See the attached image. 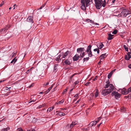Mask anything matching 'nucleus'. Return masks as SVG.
<instances>
[{
	"label": "nucleus",
	"instance_id": "obj_15",
	"mask_svg": "<svg viewBox=\"0 0 131 131\" xmlns=\"http://www.w3.org/2000/svg\"><path fill=\"white\" fill-rule=\"evenodd\" d=\"M66 64L70 65L71 64V62L69 59H66L64 62Z\"/></svg>",
	"mask_w": 131,
	"mask_h": 131
},
{
	"label": "nucleus",
	"instance_id": "obj_53",
	"mask_svg": "<svg viewBox=\"0 0 131 131\" xmlns=\"http://www.w3.org/2000/svg\"><path fill=\"white\" fill-rule=\"evenodd\" d=\"M102 6L104 7L105 6V3H103L102 5Z\"/></svg>",
	"mask_w": 131,
	"mask_h": 131
},
{
	"label": "nucleus",
	"instance_id": "obj_2",
	"mask_svg": "<svg viewBox=\"0 0 131 131\" xmlns=\"http://www.w3.org/2000/svg\"><path fill=\"white\" fill-rule=\"evenodd\" d=\"M92 0H81L82 4L81 7L83 10H85L86 7H88L92 3Z\"/></svg>",
	"mask_w": 131,
	"mask_h": 131
},
{
	"label": "nucleus",
	"instance_id": "obj_63",
	"mask_svg": "<svg viewBox=\"0 0 131 131\" xmlns=\"http://www.w3.org/2000/svg\"><path fill=\"white\" fill-rule=\"evenodd\" d=\"M6 88H7L8 89H9V91H10V90L9 89H10L11 88V87H9V88H8L7 87H6Z\"/></svg>",
	"mask_w": 131,
	"mask_h": 131
},
{
	"label": "nucleus",
	"instance_id": "obj_40",
	"mask_svg": "<svg viewBox=\"0 0 131 131\" xmlns=\"http://www.w3.org/2000/svg\"><path fill=\"white\" fill-rule=\"evenodd\" d=\"M17 130L18 131H23V130L22 129L20 128H18Z\"/></svg>",
	"mask_w": 131,
	"mask_h": 131
},
{
	"label": "nucleus",
	"instance_id": "obj_61",
	"mask_svg": "<svg viewBox=\"0 0 131 131\" xmlns=\"http://www.w3.org/2000/svg\"><path fill=\"white\" fill-rule=\"evenodd\" d=\"M128 96V97H130V98H131V95H129Z\"/></svg>",
	"mask_w": 131,
	"mask_h": 131
},
{
	"label": "nucleus",
	"instance_id": "obj_34",
	"mask_svg": "<svg viewBox=\"0 0 131 131\" xmlns=\"http://www.w3.org/2000/svg\"><path fill=\"white\" fill-rule=\"evenodd\" d=\"M89 59V57H87L85 58H84L83 59L84 61V62L85 61L88 60Z\"/></svg>",
	"mask_w": 131,
	"mask_h": 131
},
{
	"label": "nucleus",
	"instance_id": "obj_50",
	"mask_svg": "<svg viewBox=\"0 0 131 131\" xmlns=\"http://www.w3.org/2000/svg\"><path fill=\"white\" fill-rule=\"evenodd\" d=\"M90 83V82H87V83H86L85 84V85H88Z\"/></svg>",
	"mask_w": 131,
	"mask_h": 131
},
{
	"label": "nucleus",
	"instance_id": "obj_29",
	"mask_svg": "<svg viewBox=\"0 0 131 131\" xmlns=\"http://www.w3.org/2000/svg\"><path fill=\"white\" fill-rule=\"evenodd\" d=\"M58 114L60 116H63L65 115V114L64 113L61 112L59 113H58Z\"/></svg>",
	"mask_w": 131,
	"mask_h": 131
},
{
	"label": "nucleus",
	"instance_id": "obj_19",
	"mask_svg": "<svg viewBox=\"0 0 131 131\" xmlns=\"http://www.w3.org/2000/svg\"><path fill=\"white\" fill-rule=\"evenodd\" d=\"M121 93L123 94H128V92L126 89L122 90H121Z\"/></svg>",
	"mask_w": 131,
	"mask_h": 131
},
{
	"label": "nucleus",
	"instance_id": "obj_4",
	"mask_svg": "<svg viewBox=\"0 0 131 131\" xmlns=\"http://www.w3.org/2000/svg\"><path fill=\"white\" fill-rule=\"evenodd\" d=\"M131 14V11L129 9H124L121 12V16L126 17L128 14Z\"/></svg>",
	"mask_w": 131,
	"mask_h": 131
},
{
	"label": "nucleus",
	"instance_id": "obj_64",
	"mask_svg": "<svg viewBox=\"0 0 131 131\" xmlns=\"http://www.w3.org/2000/svg\"><path fill=\"white\" fill-rule=\"evenodd\" d=\"M15 6H17L15 4H14V8L13 9H15Z\"/></svg>",
	"mask_w": 131,
	"mask_h": 131
},
{
	"label": "nucleus",
	"instance_id": "obj_22",
	"mask_svg": "<svg viewBox=\"0 0 131 131\" xmlns=\"http://www.w3.org/2000/svg\"><path fill=\"white\" fill-rule=\"evenodd\" d=\"M54 108V106L50 107L47 110V112H48V111H49V112L51 111Z\"/></svg>",
	"mask_w": 131,
	"mask_h": 131
},
{
	"label": "nucleus",
	"instance_id": "obj_48",
	"mask_svg": "<svg viewBox=\"0 0 131 131\" xmlns=\"http://www.w3.org/2000/svg\"><path fill=\"white\" fill-rule=\"evenodd\" d=\"M101 119V117H100L98 118L97 119V122L100 121Z\"/></svg>",
	"mask_w": 131,
	"mask_h": 131
},
{
	"label": "nucleus",
	"instance_id": "obj_3",
	"mask_svg": "<svg viewBox=\"0 0 131 131\" xmlns=\"http://www.w3.org/2000/svg\"><path fill=\"white\" fill-rule=\"evenodd\" d=\"M84 49V48H78L77 51L79 55L81 58L83 57L85 55Z\"/></svg>",
	"mask_w": 131,
	"mask_h": 131
},
{
	"label": "nucleus",
	"instance_id": "obj_26",
	"mask_svg": "<svg viewBox=\"0 0 131 131\" xmlns=\"http://www.w3.org/2000/svg\"><path fill=\"white\" fill-rule=\"evenodd\" d=\"M17 61V59H16V57L14 58L11 62V63H12L14 62V64Z\"/></svg>",
	"mask_w": 131,
	"mask_h": 131
},
{
	"label": "nucleus",
	"instance_id": "obj_17",
	"mask_svg": "<svg viewBox=\"0 0 131 131\" xmlns=\"http://www.w3.org/2000/svg\"><path fill=\"white\" fill-rule=\"evenodd\" d=\"M6 31V30H5V28L2 29L0 30V34L4 33Z\"/></svg>",
	"mask_w": 131,
	"mask_h": 131
},
{
	"label": "nucleus",
	"instance_id": "obj_28",
	"mask_svg": "<svg viewBox=\"0 0 131 131\" xmlns=\"http://www.w3.org/2000/svg\"><path fill=\"white\" fill-rule=\"evenodd\" d=\"M121 111L122 112H125L126 111L125 108L124 107H122L121 108Z\"/></svg>",
	"mask_w": 131,
	"mask_h": 131
},
{
	"label": "nucleus",
	"instance_id": "obj_16",
	"mask_svg": "<svg viewBox=\"0 0 131 131\" xmlns=\"http://www.w3.org/2000/svg\"><path fill=\"white\" fill-rule=\"evenodd\" d=\"M91 47L92 46L91 45H90L88 47L87 49L86 50V52H89V51L90 52H91Z\"/></svg>",
	"mask_w": 131,
	"mask_h": 131
},
{
	"label": "nucleus",
	"instance_id": "obj_13",
	"mask_svg": "<svg viewBox=\"0 0 131 131\" xmlns=\"http://www.w3.org/2000/svg\"><path fill=\"white\" fill-rule=\"evenodd\" d=\"M97 121H93L91 122L89 124L90 127H92L93 126L95 125L97 123Z\"/></svg>",
	"mask_w": 131,
	"mask_h": 131
},
{
	"label": "nucleus",
	"instance_id": "obj_31",
	"mask_svg": "<svg viewBox=\"0 0 131 131\" xmlns=\"http://www.w3.org/2000/svg\"><path fill=\"white\" fill-rule=\"evenodd\" d=\"M10 27V25H8L6 26L5 28V30H6V31Z\"/></svg>",
	"mask_w": 131,
	"mask_h": 131
},
{
	"label": "nucleus",
	"instance_id": "obj_21",
	"mask_svg": "<svg viewBox=\"0 0 131 131\" xmlns=\"http://www.w3.org/2000/svg\"><path fill=\"white\" fill-rule=\"evenodd\" d=\"M58 66V64H56L54 65V71L55 72H56L57 71V67Z\"/></svg>",
	"mask_w": 131,
	"mask_h": 131
},
{
	"label": "nucleus",
	"instance_id": "obj_7",
	"mask_svg": "<svg viewBox=\"0 0 131 131\" xmlns=\"http://www.w3.org/2000/svg\"><path fill=\"white\" fill-rule=\"evenodd\" d=\"M77 124V121L73 122L70 126L68 125L66 126V127H69L70 126V128H72L75 125Z\"/></svg>",
	"mask_w": 131,
	"mask_h": 131
},
{
	"label": "nucleus",
	"instance_id": "obj_14",
	"mask_svg": "<svg viewBox=\"0 0 131 131\" xmlns=\"http://www.w3.org/2000/svg\"><path fill=\"white\" fill-rule=\"evenodd\" d=\"M61 56L59 55L55 59V60L58 61V63L60 62L61 60V58H60Z\"/></svg>",
	"mask_w": 131,
	"mask_h": 131
},
{
	"label": "nucleus",
	"instance_id": "obj_25",
	"mask_svg": "<svg viewBox=\"0 0 131 131\" xmlns=\"http://www.w3.org/2000/svg\"><path fill=\"white\" fill-rule=\"evenodd\" d=\"M10 129V128L9 127H7L6 128H4L3 129L2 131H7L8 130H9Z\"/></svg>",
	"mask_w": 131,
	"mask_h": 131
},
{
	"label": "nucleus",
	"instance_id": "obj_58",
	"mask_svg": "<svg viewBox=\"0 0 131 131\" xmlns=\"http://www.w3.org/2000/svg\"><path fill=\"white\" fill-rule=\"evenodd\" d=\"M102 123H100L99 124H98V127H99V126H100V125Z\"/></svg>",
	"mask_w": 131,
	"mask_h": 131
},
{
	"label": "nucleus",
	"instance_id": "obj_43",
	"mask_svg": "<svg viewBox=\"0 0 131 131\" xmlns=\"http://www.w3.org/2000/svg\"><path fill=\"white\" fill-rule=\"evenodd\" d=\"M16 55L15 53H13L12 54V57L15 56Z\"/></svg>",
	"mask_w": 131,
	"mask_h": 131
},
{
	"label": "nucleus",
	"instance_id": "obj_30",
	"mask_svg": "<svg viewBox=\"0 0 131 131\" xmlns=\"http://www.w3.org/2000/svg\"><path fill=\"white\" fill-rule=\"evenodd\" d=\"M88 54V56L90 57H92V53L91 51V52H90L89 51V52H87Z\"/></svg>",
	"mask_w": 131,
	"mask_h": 131
},
{
	"label": "nucleus",
	"instance_id": "obj_56",
	"mask_svg": "<svg viewBox=\"0 0 131 131\" xmlns=\"http://www.w3.org/2000/svg\"><path fill=\"white\" fill-rule=\"evenodd\" d=\"M36 101V100H35V101H34V100H33V101H30V102H29L28 103H31L32 102H35V101Z\"/></svg>",
	"mask_w": 131,
	"mask_h": 131
},
{
	"label": "nucleus",
	"instance_id": "obj_51",
	"mask_svg": "<svg viewBox=\"0 0 131 131\" xmlns=\"http://www.w3.org/2000/svg\"><path fill=\"white\" fill-rule=\"evenodd\" d=\"M78 94H76L74 96V97H77L78 96Z\"/></svg>",
	"mask_w": 131,
	"mask_h": 131
},
{
	"label": "nucleus",
	"instance_id": "obj_49",
	"mask_svg": "<svg viewBox=\"0 0 131 131\" xmlns=\"http://www.w3.org/2000/svg\"><path fill=\"white\" fill-rule=\"evenodd\" d=\"M67 91V89H66L64 90L63 92V94H64Z\"/></svg>",
	"mask_w": 131,
	"mask_h": 131
},
{
	"label": "nucleus",
	"instance_id": "obj_8",
	"mask_svg": "<svg viewBox=\"0 0 131 131\" xmlns=\"http://www.w3.org/2000/svg\"><path fill=\"white\" fill-rule=\"evenodd\" d=\"M80 57V55L79 54H76L75 56L73 58V61H77Z\"/></svg>",
	"mask_w": 131,
	"mask_h": 131
},
{
	"label": "nucleus",
	"instance_id": "obj_39",
	"mask_svg": "<svg viewBox=\"0 0 131 131\" xmlns=\"http://www.w3.org/2000/svg\"><path fill=\"white\" fill-rule=\"evenodd\" d=\"M53 85H52L49 88V89H48V90L50 91L51 90V89H52V88L53 87Z\"/></svg>",
	"mask_w": 131,
	"mask_h": 131
},
{
	"label": "nucleus",
	"instance_id": "obj_6",
	"mask_svg": "<svg viewBox=\"0 0 131 131\" xmlns=\"http://www.w3.org/2000/svg\"><path fill=\"white\" fill-rule=\"evenodd\" d=\"M112 96H114L115 98L117 99L120 97L121 94L115 91H113L111 94Z\"/></svg>",
	"mask_w": 131,
	"mask_h": 131
},
{
	"label": "nucleus",
	"instance_id": "obj_35",
	"mask_svg": "<svg viewBox=\"0 0 131 131\" xmlns=\"http://www.w3.org/2000/svg\"><path fill=\"white\" fill-rule=\"evenodd\" d=\"M117 32V30H114L112 32V34H116Z\"/></svg>",
	"mask_w": 131,
	"mask_h": 131
},
{
	"label": "nucleus",
	"instance_id": "obj_46",
	"mask_svg": "<svg viewBox=\"0 0 131 131\" xmlns=\"http://www.w3.org/2000/svg\"><path fill=\"white\" fill-rule=\"evenodd\" d=\"M79 83V81H77L75 82H74V84L75 85H76L78 83Z\"/></svg>",
	"mask_w": 131,
	"mask_h": 131
},
{
	"label": "nucleus",
	"instance_id": "obj_18",
	"mask_svg": "<svg viewBox=\"0 0 131 131\" xmlns=\"http://www.w3.org/2000/svg\"><path fill=\"white\" fill-rule=\"evenodd\" d=\"M113 36V35H111V34H108V37L107 38L108 40H110L113 39V37H112V36Z\"/></svg>",
	"mask_w": 131,
	"mask_h": 131
},
{
	"label": "nucleus",
	"instance_id": "obj_41",
	"mask_svg": "<svg viewBox=\"0 0 131 131\" xmlns=\"http://www.w3.org/2000/svg\"><path fill=\"white\" fill-rule=\"evenodd\" d=\"M92 23H93V24L95 25H99V24L97 23H94V22L93 21H92Z\"/></svg>",
	"mask_w": 131,
	"mask_h": 131
},
{
	"label": "nucleus",
	"instance_id": "obj_55",
	"mask_svg": "<svg viewBox=\"0 0 131 131\" xmlns=\"http://www.w3.org/2000/svg\"><path fill=\"white\" fill-rule=\"evenodd\" d=\"M97 53L98 54H99V53L100 50L99 49H98V50L97 51Z\"/></svg>",
	"mask_w": 131,
	"mask_h": 131
},
{
	"label": "nucleus",
	"instance_id": "obj_1",
	"mask_svg": "<svg viewBox=\"0 0 131 131\" xmlns=\"http://www.w3.org/2000/svg\"><path fill=\"white\" fill-rule=\"evenodd\" d=\"M106 84L105 85V88H106L109 87V89H104L102 90V94L104 96H106L111 93L114 90V86L112 84H110V82L108 80L106 82Z\"/></svg>",
	"mask_w": 131,
	"mask_h": 131
},
{
	"label": "nucleus",
	"instance_id": "obj_36",
	"mask_svg": "<svg viewBox=\"0 0 131 131\" xmlns=\"http://www.w3.org/2000/svg\"><path fill=\"white\" fill-rule=\"evenodd\" d=\"M127 92H128V94L129 92H131V87L128 89L127 91Z\"/></svg>",
	"mask_w": 131,
	"mask_h": 131
},
{
	"label": "nucleus",
	"instance_id": "obj_62",
	"mask_svg": "<svg viewBox=\"0 0 131 131\" xmlns=\"http://www.w3.org/2000/svg\"><path fill=\"white\" fill-rule=\"evenodd\" d=\"M115 1V0H113L112 1V3H114Z\"/></svg>",
	"mask_w": 131,
	"mask_h": 131
},
{
	"label": "nucleus",
	"instance_id": "obj_44",
	"mask_svg": "<svg viewBox=\"0 0 131 131\" xmlns=\"http://www.w3.org/2000/svg\"><path fill=\"white\" fill-rule=\"evenodd\" d=\"M50 91L48 90H47L46 91H45V94H47V93H48Z\"/></svg>",
	"mask_w": 131,
	"mask_h": 131
},
{
	"label": "nucleus",
	"instance_id": "obj_52",
	"mask_svg": "<svg viewBox=\"0 0 131 131\" xmlns=\"http://www.w3.org/2000/svg\"><path fill=\"white\" fill-rule=\"evenodd\" d=\"M4 2H3L1 3V4H0V6H1L4 4Z\"/></svg>",
	"mask_w": 131,
	"mask_h": 131
},
{
	"label": "nucleus",
	"instance_id": "obj_59",
	"mask_svg": "<svg viewBox=\"0 0 131 131\" xmlns=\"http://www.w3.org/2000/svg\"><path fill=\"white\" fill-rule=\"evenodd\" d=\"M116 70V69H114L113 70H112L111 72H112V73H113V72L115 71Z\"/></svg>",
	"mask_w": 131,
	"mask_h": 131
},
{
	"label": "nucleus",
	"instance_id": "obj_45",
	"mask_svg": "<svg viewBox=\"0 0 131 131\" xmlns=\"http://www.w3.org/2000/svg\"><path fill=\"white\" fill-rule=\"evenodd\" d=\"M84 131H85H85H86V130H89V129L88 128H84V129H82Z\"/></svg>",
	"mask_w": 131,
	"mask_h": 131
},
{
	"label": "nucleus",
	"instance_id": "obj_33",
	"mask_svg": "<svg viewBox=\"0 0 131 131\" xmlns=\"http://www.w3.org/2000/svg\"><path fill=\"white\" fill-rule=\"evenodd\" d=\"M85 21L86 22H90L91 23H92V20H90L89 19H85Z\"/></svg>",
	"mask_w": 131,
	"mask_h": 131
},
{
	"label": "nucleus",
	"instance_id": "obj_27",
	"mask_svg": "<svg viewBox=\"0 0 131 131\" xmlns=\"http://www.w3.org/2000/svg\"><path fill=\"white\" fill-rule=\"evenodd\" d=\"M112 74V72H111L109 73L108 75V79H110L111 77Z\"/></svg>",
	"mask_w": 131,
	"mask_h": 131
},
{
	"label": "nucleus",
	"instance_id": "obj_9",
	"mask_svg": "<svg viewBox=\"0 0 131 131\" xmlns=\"http://www.w3.org/2000/svg\"><path fill=\"white\" fill-rule=\"evenodd\" d=\"M27 21L33 23V17L31 16H29L27 18Z\"/></svg>",
	"mask_w": 131,
	"mask_h": 131
},
{
	"label": "nucleus",
	"instance_id": "obj_42",
	"mask_svg": "<svg viewBox=\"0 0 131 131\" xmlns=\"http://www.w3.org/2000/svg\"><path fill=\"white\" fill-rule=\"evenodd\" d=\"M43 105H40L38 106L37 108H40L41 107H43Z\"/></svg>",
	"mask_w": 131,
	"mask_h": 131
},
{
	"label": "nucleus",
	"instance_id": "obj_23",
	"mask_svg": "<svg viewBox=\"0 0 131 131\" xmlns=\"http://www.w3.org/2000/svg\"><path fill=\"white\" fill-rule=\"evenodd\" d=\"M64 100L63 99H62L61 101L57 102L56 103L58 104H61L62 103L64 102Z\"/></svg>",
	"mask_w": 131,
	"mask_h": 131
},
{
	"label": "nucleus",
	"instance_id": "obj_11",
	"mask_svg": "<svg viewBox=\"0 0 131 131\" xmlns=\"http://www.w3.org/2000/svg\"><path fill=\"white\" fill-rule=\"evenodd\" d=\"M69 52L67 51L65 52L64 54H63L61 59H62V60L63 61L64 60V58L67 56L68 54L69 53Z\"/></svg>",
	"mask_w": 131,
	"mask_h": 131
},
{
	"label": "nucleus",
	"instance_id": "obj_38",
	"mask_svg": "<svg viewBox=\"0 0 131 131\" xmlns=\"http://www.w3.org/2000/svg\"><path fill=\"white\" fill-rule=\"evenodd\" d=\"M46 3H45L44 4L42 5V6L40 7V9H41L43 7H44L45 6V5L46 4Z\"/></svg>",
	"mask_w": 131,
	"mask_h": 131
},
{
	"label": "nucleus",
	"instance_id": "obj_37",
	"mask_svg": "<svg viewBox=\"0 0 131 131\" xmlns=\"http://www.w3.org/2000/svg\"><path fill=\"white\" fill-rule=\"evenodd\" d=\"M49 84V82H47L46 83H44L43 84V86L44 87L46 86H47Z\"/></svg>",
	"mask_w": 131,
	"mask_h": 131
},
{
	"label": "nucleus",
	"instance_id": "obj_5",
	"mask_svg": "<svg viewBox=\"0 0 131 131\" xmlns=\"http://www.w3.org/2000/svg\"><path fill=\"white\" fill-rule=\"evenodd\" d=\"M95 7L98 9H100L102 7V0H94Z\"/></svg>",
	"mask_w": 131,
	"mask_h": 131
},
{
	"label": "nucleus",
	"instance_id": "obj_20",
	"mask_svg": "<svg viewBox=\"0 0 131 131\" xmlns=\"http://www.w3.org/2000/svg\"><path fill=\"white\" fill-rule=\"evenodd\" d=\"M106 57V54H104L101 55L100 57L101 58L100 59V60H102L105 57Z\"/></svg>",
	"mask_w": 131,
	"mask_h": 131
},
{
	"label": "nucleus",
	"instance_id": "obj_12",
	"mask_svg": "<svg viewBox=\"0 0 131 131\" xmlns=\"http://www.w3.org/2000/svg\"><path fill=\"white\" fill-rule=\"evenodd\" d=\"M97 46L98 48V49H101L104 46V45L103 44V43L100 42L98 44Z\"/></svg>",
	"mask_w": 131,
	"mask_h": 131
},
{
	"label": "nucleus",
	"instance_id": "obj_60",
	"mask_svg": "<svg viewBox=\"0 0 131 131\" xmlns=\"http://www.w3.org/2000/svg\"><path fill=\"white\" fill-rule=\"evenodd\" d=\"M128 67L129 68L131 69V64L129 65Z\"/></svg>",
	"mask_w": 131,
	"mask_h": 131
},
{
	"label": "nucleus",
	"instance_id": "obj_47",
	"mask_svg": "<svg viewBox=\"0 0 131 131\" xmlns=\"http://www.w3.org/2000/svg\"><path fill=\"white\" fill-rule=\"evenodd\" d=\"M34 130L32 129H29L27 130V131H33Z\"/></svg>",
	"mask_w": 131,
	"mask_h": 131
},
{
	"label": "nucleus",
	"instance_id": "obj_54",
	"mask_svg": "<svg viewBox=\"0 0 131 131\" xmlns=\"http://www.w3.org/2000/svg\"><path fill=\"white\" fill-rule=\"evenodd\" d=\"M97 77H96L95 78H94V79H92V80L93 81H95V80L96 79V78H97Z\"/></svg>",
	"mask_w": 131,
	"mask_h": 131
},
{
	"label": "nucleus",
	"instance_id": "obj_24",
	"mask_svg": "<svg viewBox=\"0 0 131 131\" xmlns=\"http://www.w3.org/2000/svg\"><path fill=\"white\" fill-rule=\"evenodd\" d=\"M95 96L96 97H97L98 96V95L99 94V91L97 89H96L95 90Z\"/></svg>",
	"mask_w": 131,
	"mask_h": 131
},
{
	"label": "nucleus",
	"instance_id": "obj_32",
	"mask_svg": "<svg viewBox=\"0 0 131 131\" xmlns=\"http://www.w3.org/2000/svg\"><path fill=\"white\" fill-rule=\"evenodd\" d=\"M123 47L125 49L126 51H128V48L127 47H126V45H123Z\"/></svg>",
	"mask_w": 131,
	"mask_h": 131
},
{
	"label": "nucleus",
	"instance_id": "obj_10",
	"mask_svg": "<svg viewBox=\"0 0 131 131\" xmlns=\"http://www.w3.org/2000/svg\"><path fill=\"white\" fill-rule=\"evenodd\" d=\"M131 52H129L127 53L128 55H125V59L126 60H128L131 58V56L130 55Z\"/></svg>",
	"mask_w": 131,
	"mask_h": 131
},
{
	"label": "nucleus",
	"instance_id": "obj_57",
	"mask_svg": "<svg viewBox=\"0 0 131 131\" xmlns=\"http://www.w3.org/2000/svg\"><path fill=\"white\" fill-rule=\"evenodd\" d=\"M97 50H98V48L97 49H94V51H97Z\"/></svg>",
	"mask_w": 131,
	"mask_h": 131
}]
</instances>
